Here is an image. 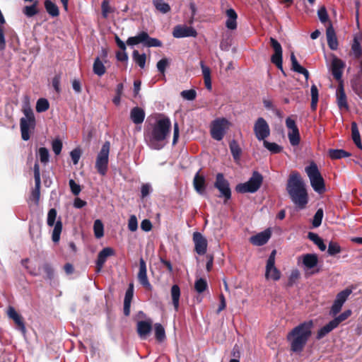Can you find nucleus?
Listing matches in <instances>:
<instances>
[{
  "instance_id": "19",
  "label": "nucleus",
  "mask_w": 362,
  "mask_h": 362,
  "mask_svg": "<svg viewBox=\"0 0 362 362\" xmlns=\"http://www.w3.org/2000/svg\"><path fill=\"white\" fill-rule=\"evenodd\" d=\"M271 231L267 229L261 233H257L250 238V242L254 245L262 246L266 244L271 237Z\"/></svg>"
},
{
  "instance_id": "29",
  "label": "nucleus",
  "mask_w": 362,
  "mask_h": 362,
  "mask_svg": "<svg viewBox=\"0 0 362 362\" xmlns=\"http://www.w3.org/2000/svg\"><path fill=\"white\" fill-rule=\"evenodd\" d=\"M148 37V33L146 32H141L137 35L134 37H129L127 40V44L129 46H134L139 43L144 45V42Z\"/></svg>"
},
{
  "instance_id": "44",
  "label": "nucleus",
  "mask_w": 362,
  "mask_h": 362,
  "mask_svg": "<svg viewBox=\"0 0 362 362\" xmlns=\"http://www.w3.org/2000/svg\"><path fill=\"white\" fill-rule=\"evenodd\" d=\"M94 234L95 238H100L104 235V227L102 221L97 219L94 222L93 225Z\"/></svg>"
},
{
  "instance_id": "11",
  "label": "nucleus",
  "mask_w": 362,
  "mask_h": 362,
  "mask_svg": "<svg viewBox=\"0 0 362 362\" xmlns=\"http://www.w3.org/2000/svg\"><path fill=\"white\" fill-rule=\"evenodd\" d=\"M344 67V64L341 59L335 57H333L331 64V72L333 77L339 83L337 90H344V87L341 81Z\"/></svg>"
},
{
  "instance_id": "58",
  "label": "nucleus",
  "mask_w": 362,
  "mask_h": 362,
  "mask_svg": "<svg viewBox=\"0 0 362 362\" xmlns=\"http://www.w3.org/2000/svg\"><path fill=\"white\" fill-rule=\"evenodd\" d=\"M138 222L135 215H132L128 221V228L130 231L134 232L137 230Z\"/></svg>"
},
{
  "instance_id": "37",
  "label": "nucleus",
  "mask_w": 362,
  "mask_h": 362,
  "mask_svg": "<svg viewBox=\"0 0 362 362\" xmlns=\"http://www.w3.org/2000/svg\"><path fill=\"white\" fill-rule=\"evenodd\" d=\"M54 226V229L52 233V240L54 243H57L60 240V235L62 230V223L59 220Z\"/></svg>"
},
{
  "instance_id": "9",
  "label": "nucleus",
  "mask_w": 362,
  "mask_h": 362,
  "mask_svg": "<svg viewBox=\"0 0 362 362\" xmlns=\"http://www.w3.org/2000/svg\"><path fill=\"white\" fill-rule=\"evenodd\" d=\"M214 187L220 192V197H223L225 201L231 198V190L228 181L222 173H218L216 177Z\"/></svg>"
},
{
  "instance_id": "16",
  "label": "nucleus",
  "mask_w": 362,
  "mask_h": 362,
  "mask_svg": "<svg viewBox=\"0 0 362 362\" xmlns=\"http://www.w3.org/2000/svg\"><path fill=\"white\" fill-rule=\"evenodd\" d=\"M197 34V31L193 28L185 25H177L173 32V37L176 38L195 37Z\"/></svg>"
},
{
  "instance_id": "59",
  "label": "nucleus",
  "mask_w": 362,
  "mask_h": 362,
  "mask_svg": "<svg viewBox=\"0 0 362 362\" xmlns=\"http://www.w3.org/2000/svg\"><path fill=\"white\" fill-rule=\"evenodd\" d=\"M168 64H169V61L168 59L163 58V59H160V61L158 62L157 65H156L158 71L160 73L163 74L165 71L166 67L168 66Z\"/></svg>"
},
{
  "instance_id": "6",
  "label": "nucleus",
  "mask_w": 362,
  "mask_h": 362,
  "mask_svg": "<svg viewBox=\"0 0 362 362\" xmlns=\"http://www.w3.org/2000/svg\"><path fill=\"white\" fill-rule=\"evenodd\" d=\"M110 149V143L105 141L96 158L95 168L101 175H105L107 171Z\"/></svg>"
},
{
  "instance_id": "13",
  "label": "nucleus",
  "mask_w": 362,
  "mask_h": 362,
  "mask_svg": "<svg viewBox=\"0 0 362 362\" xmlns=\"http://www.w3.org/2000/svg\"><path fill=\"white\" fill-rule=\"evenodd\" d=\"M194 250L199 255H203L207 250V240L200 233L194 232L193 234Z\"/></svg>"
},
{
  "instance_id": "23",
  "label": "nucleus",
  "mask_w": 362,
  "mask_h": 362,
  "mask_svg": "<svg viewBox=\"0 0 362 362\" xmlns=\"http://www.w3.org/2000/svg\"><path fill=\"white\" fill-rule=\"evenodd\" d=\"M302 263L306 270L315 268L318 263V257L315 254H306L301 257Z\"/></svg>"
},
{
  "instance_id": "64",
  "label": "nucleus",
  "mask_w": 362,
  "mask_h": 362,
  "mask_svg": "<svg viewBox=\"0 0 362 362\" xmlns=\"http://www.w3.org/2000/svg\"><path fill=\"white\" fill-rule=\"evenodd\" d=\"M342 306L343 304L341 303H339L338 301L334 300V303L331 308L330 314L332 315H336L337 313H339Z\"/></svg>"
},
{
  "instance_id": "4",
  "label": "nucleus",
  "mask_w": 362,
  "mask_h": 362,
  "mask_svg": "<svg viewBox=\"0 0 362 362\" xmlns=\"http://www.w3.org/2000/svg\"><path fill=\"white\" fill-rule=\"evenodd\" d=\"M305 170L310 179V185L313 189L318 193L324 192L325 190L324 180L317 165L315 163H311L305 168Z\"/></svg>"
},
{
  "instance_id": "35",
  "label": "nucleus",
  "mask_w": 362,
  "mask_h": 362,
  "mask_svg": "<svg viewBox=\"0 0 362 362\" xmlns=\"http://www.w3.org/2000/svg\"><path fill=\"white\" fill-rule=\"evenodd\" d=\"M329 156L332 159H340L350 156L351 153L343 149H330Z\"/></svg>"
},
{
  "instance_id": "48",
  "label": "nucleus",
  "mask_w": 362,
  "mask_h": 362,
  "mask_svg": "<svg viewBox=\"0 0 362 362\" xmlns=\"http://www.w3.org/2000/svg\"><path fill=\"white\" fill-rule=\"evenodd\" d=\"M351 292H352V291L351 289H349V288H346V289H344V290L341 291V292H339L337 295L335 300L338 301L339 303H341L342 304H344L346 302V300L348 298V297L351 293Z\"/></svg>"
},
{
  "instance_id": "12",
  "label": "nucleus",
  "mask_w": 362,
  "mask_h": 362,
  "mask_svg": "<svg viewBox=\"0 0 362 362\" xmlns=\"http://www.w3.org/2000/svg\"><path fill=\"white\" fill-rule=\"evenodd\" d=\"M270 45L274 49V53L271 57L272 62L275 64L278 69L282 70V47L280 43L274 37H270Z\"/></svg>"
},
{
  "instance_id": "49",
  "label": "nucleus",
  "mask_w": 362,
  "mask_h": 362,
  "mask_svg": "<svg viewBox=\"0 0 362 362\" xmlns=\"http://www.w3.org/2000/svg\"><path fill=\"white\" fill-rule=\"evenodd\" d=\"M207 288V282L204 279H199L195 281L194 288L197 292L201 293L204 292Z\"/></svg>"
},
{
  "instance_id": "14",
  "label": "nucleus",
  "mask_w": 362,
  "mask_h": 362,
  "mask_svg": "<svg viewBox=\"0 0 362 362\" xmlns=\"http://www.w3.org/2000/svg\"><path fill=\"white\" fill-rule=\"evenodd\" d=\"M138 280L139 283L147 290L151 291L152 289V286L148 281L147 277V269L146 264L143 258H140L139 259V270L138 273Z\"/></svg>"
},
{
  "instance_id": "5",
  "label": "nucleus",
  "mask_w": 362,
  "mask_h": 362,
  "mask_svg": "<svg viewBox=\"0 0 362 362\" xmlns=\"http://www.w3.org/2000/svg\"><path fill=\"white\" fill-rule=\"evenodd\" d=\"M263 176L257 171H254L249 180L244 183L238 184L235 190L239 193H255L262 185Z\"/></svg>"
},
{
  "instance_id": "20",
  "label": "nucleus",
  "mask_w": 362,
  "mask_h": 362,
  "mask_svg": "<svg viewBox=\"0 0 362 362\" xmlns=\"http://www.w3.org/2000/svg\"><path fill=\"white\" fill-rule=\"evenodd\" d=\"M326 36L329 47L332 50H336L338 48V41L336 36L335 30L329 22L326 30Z\"/></svg>"
},
{
  "instance_id": "25",
  "label": "nucleus",
  "mask_w": 362,
  "mask_h": 362,
  "mask_svg": "<svg viewBox=\"0 0 362 362\" xmlns=\"http://www.w3.org/2000/svg\"><path fill=\"white\" fill-rule=\"evenodd\" d=\"M145 118L144 110L139 107H135L130 112V119L135 124H141Z\"/></svg>"
},
{
  "instance_id": "15",
  "label": "nucleus",
  "mask_w": 362,
  "mask_h": 362,
  "mask_svg": "<svg viewBox=\"0 0 362 362\" xmlns=\"http://www.w3.org/2000/svg\"><path fill=\"white\" fill-rule=\"evenodd\" d=\"M152 320L150 319L137 322L136 331L141 339H145L149 335L152 330Z\"/></svg>"
},
{
  "instance_id": "33",
  "label": "nucleus",
  "mask_w": 362,
  "mask_h": 362,
  "mask_svg": "<svg viewBox=\"0 0 362 362\" xmlns=\"http://www.w3.org/2000/svg\"><path fill=\"white\" fill-rule=\"evenodd\" d=\"M229 147L232 156L235 160H238L240 158L242 150L235 140H232L229 144Z\"/></svg>"
},
{
  "instance_id": "46",
  "label": "nucleus",
  "mask_w": 362,
  "mask_h": 362,
  "mask_svg": "<svg viewBox=\"0 0 362 362\" xmlns=\"http://www.w3.org/2000/svg\"><path fill=\"white\" fill-rule=\"evenodd\" d=\"M49 104L47 99L45 98H40L37 101L36 104V111L37 112H42L49 109Z\"/></svg>"
},
{
  "instance_id": "55",
  "label": "nucleus",
  "mask_w": 362,
  "mask_h": 362,
  "mask_svg": "<svg viewBox=\"0 0 362 362\" xmlns=\"http://www.w3.org/2000/svg\"><path fill=\"white\" fill-rule=\"evenodd\" d=\"M317 16L321 23H325L328 21V14L325 6L320 8L317 11Z\"/></svg>"
},
{
  "instance_id": "56",
  "label": "nucleus",
  "mask_w": 362,
  "mask_h": 362,
  "mask_svg": "<svg viewBox=\"0 0 362 362\" xmlns=\"http://www.w3.org/2000/svg\"><path fill=\"white\" fill-rule=\"evenodd\" d=\"M351 315V311L350 310H347L344 311V313H342L341 314H340L337 317H335L334 319H333V320L337 324V325L339 326V325L341 322H342L343 321L346 320Z\"/></svg>"
},
{
  "instance_id": "53",
  "label": "nucleus",
  "mask_w": 362,
  "mask_h": 362,
  "mask_svg": "<svg viewBox=\"0 0 362 362\" xmlns=\"http://www.w3.org/2000/svg\"><path fill=\"white\" fill-rule=\"evenodd\" d=\"M351 51L355 57L358 58L362 54V49L359 42L355 38L351 46Z\"/></svg>"
},
{
  "instance_id": "52",
  "label": "nucleus",
  "mask_w": 362,
  "mask_h": 362,
  "mask_svg": "<svg viewBox=\"0 0 362 362\" xmlns=\"http://www.w3.org/2000/svg\"><path fill=\"white\" fill-rule=\"evenodd\" d=\"M57 212L55 209H51L47 214V223L49 226L55 225V220L57 218Z\"/></svg>"
},
{
  "instance_id": "60",
  "label": "nucleus",
  "mask_w": 362,
  "mask_h": 362,
  "mask_svg": "<svg viewBox=\"0 0 362 362\" xmlns=\"http://www.w3.org/2000/svg\"><path fill=\"white\" fill-rule=\"evenodd\" d=\"M70 156H71V160L73 161V163L74 165H76V164H78V160L81 158V151L79 148H75L71 151Z\"/></svg>"
},
{
  "instance_id": "2",
  "label": "nucleus",
  "mask_w": 362,
  "mask_h": 362,
  "mask_svg": "<svg viewBox=\"0 0 362 362\" xmlns=\"http://www.w3.org/2000/svg\"><path fill=\"white\" fill-rule=\"evenodd\" d=\"M286 189L295 205L300 209H304L308 202V193L298 172H293L290 175Z\"/></svg>"
},
{
  "instance_id": "47",
  "label": "nucleus",
  "mask_w": 362,
  "mask_h": 362,
  "mask_svg": "<svg viewBox=\"0 0 362 362\" xmlns=\"http://www.w3.org/2000/svg\"><path fill=\"white\" fill-rule=\"evenodd\" d=\"M144 46L148 47H159L162 46V42L156 38L149 37L148 35V37L144 42Z\"/></svg>"
},
{
  "instance_id": "38",
  "label": "nucleus",
  "mask_w": 362,
  "mask_h": 362,
  "mask_svg": "<svg viewBox=\"0 0 362 362\" xmlns=\"http://www.w3.org/2000/svg\"><path fill=\"white\" fill-rule=\"evenodd\" d=\"M132 57L135 63L141 69L145 67L146 56L145 54H140L137 50H134Z\"/></svg>"
},
{
  "instance_id": "32",
  "label": "nucleus",
  "mask_w": 362,
  "mask_h": 362,
  "mask_svg": "<svg viewBox=\"0 0 362 362\" xmlns=\"http://www.w3.org/2000/svg\"><path fill=\"white\" fill-rule=\"evenodd\" d=\"M45 7L47 12L52 17H57L59 14L58 6L50 0L45 1Z\"/></svg>"
},
{
  "instance_id": "41",
  "label": "nucleus",
  "mask_w": 362,
  "mask_h": 362,
  "mask_svg": "<svg viewBox=\"0 0 362 362\" xmlns=\"http://www.w3.org/2000/svg\"><path fill=\"white\" fill-rule=\"evenodd\" d=\"M155 337L158 341H163L165 339V332L164 327L160 323L154 325Z\"/></svg>"
},
{
  "instance_id": "42",
  "label": "nucleus",
  "mask_w": 362,
  "mask_h": 362,
  "mask_svg": "<svg viewBox=\"0 0 362 362\" xmlns=\"http://www.w3.org/2000/svg\"><path fill=\"white\" fill-rule=\"evenodd\" d=\"M93 72L100 76L103 75L105 72V67L99 57H97L93 63Z\"/></svg>"
},
{
  "instance_id": "21",
  "label": "nucleus",
  "mask_w": 362,
  "mask_h": 362,
  "mask_svg": "<svg viewBox=\"0 0 362 362\" xmlns=\"http://www.w3.org/2000/svg\"><path fill=\"white\" fill-rule=\"evenodd\" d=\"M227 17L226 27L229 30H235L237 28L238 14L233 8H228L226 11Z\"/></svg>"
},
{
  "instance_id": "57",
  "label": "nucleus",
  "mask_w": 362,
  "mask_h": 362,
  "mask_svg": "<svg viewBox=\"0 0 362 362\" xmlns=\"http://www.w3.org/2000/svg\"><path fill=\"white\" fill-rule=\"evenodd\" d=\"M52 151L56 155L60 154L62 148V142L60 139H56L52 142Z\"/></svg>"
},
{
  "instance_id": "54",
  "label": "nucleus",
  "mask_w": 362,
  "mask_h": 362,
  "mask_svg": "<svg viewBox=\"0 0 362 362\" xmlns=\"http://www.w3.org/2000/svg\"><path fill=\"white\" fill-rule=\"evenodd\" d=\"M37 13V9L36 7V4H34L31 6H26L23 8V13L27 17H32L35 16Z\"/></svg>"
},
{
  "instance_id": "40",
  "label": "nucleus",
  "mask_w": 362,
  "mask_h": 362,
  "mask_svg": "<svg viewBox=\"0 0 362 362\" xmlns=\"http://www.w3.org/2000/svg\"><path fill=\"white\" fill-rule=\"evenodd\" d=\"M289 141L292 146H297L300 143V134L298 128L294 130H291L288 133Z\"/></svg>"
},
{
  "instance_id": "31",
  "label": "nucleus",
  "mask_w": 362,
  "mask_h": 362,
  "mask_svg": "<svg viewBox=\"0 0 362 362\" xmlns=\"http://www.w3.org/2000/svg\"><path fill=\"white\" fill-rule=\"evenodd\" d=\"M351 137L356 146L362 149V143L357 124L355 122L351 123Z\"/></svg>"
},
{
  "instance_id": "63",
  "label": "nucleus",
  "mask_w": 362,
  "mask_h": 362,
  "mask_svg": "<svg viewBox=\"0 0 362 362\" xmlns=\"http://www.w3.org/2000/svg\"><path fill=\"white\" fill-rule=\"evenodd\" d=\"M300 277V272L298 269H293L291 271L289 279H288V284L290 286L293 285L296 280H298Z\"/></svg>"
},
{
  "instance_id": "10",
  "label": "nucleus",
  "mask_w": 362,
  "mask_h": 362,
  "mask_svg": "<svg viewBox=\"0 0 362 362\" xmlns=\"http://www.w3.org/2000/svg\"><path fill=\"white\" fill-rule=\"evenodd\" d=\"M254 132L259 141H264L269 136V126L264 118L259 117L257 119L254 125Z\"/></svg>"
},
{
  "instance_id": "17",
  "label": "nucleus",
  "mask_w": 362,
  "mask_h": 362,
  "mask_svg": "<svg viewBox=\"0 0 362 362\" xmlns=\"http://www.w3.org/2000/svg\"><path fill=\"white\" fill-rule=\"evenodd\" d=\"M115 255V251L111 247H105L103 248L98 255V259L96 261V272H100L103 267L104 264L105 263L107 259Z\"/></svg>"
},
{
  "instance_id": "39",
  "label": "nucleus",
  "mask_w": 362,
  "mask_h": 362,
  "mask_svg": "<svg viewBox=\"0 0 362 362\" xmlns=\"http://www.w3.org/2000/svg\"><path fill=\"white\" fill-rule=\"evenodd\" d=\"M153 4L156 8L162 13H167L170 10V5L163 0H153Z\"/></svg>"
},
{
  "instance_id": "27",
  "label": "nucleus",
  "mask_w": 362,
  "mask_h": 362,
  "mask_svg": "<svg viewBox=\"0 0 362 362\" xmlns=\"http://www.w3.org/2000/svg\"><path fill=\"white\" fill-rule=\"evenodd\" d=\"M180 295L181 292L179 286L177 284L173 285L170 289V296L172 298V303L175 311L179 310Z\"/></svg>"
},
{
  "instance_id": "28",
  "label": "nucleus",
  "mask_w": 362,
  "mask_h": 362,
  "mask_svg": "<svg viewBox=\"0 0 362 362\" xmlns=\"http://www.w3.org/2000/svg\"><path fill=\"white\" fill-rule=\"evenodd\" d=\"M291 61L292 64V70L295 72L302 74L307 80L309 76V72L306 69L299 64L293 53H292L291 55Z\"/></svg>"
},
{
  "instance_id": "43",
  "label": "nucleus",
  "mask_w": 362,
  "mask_h": 362,
  "mask_svg": "<svg viewBox=\"0 0 362 362\" xmlns=\"http://www.w3.org/2000/svg\"><path fill=\"white\" fill-rule=\"evenodd\" d=\"M263 145L272 153H278L282 151V147L276 143L269 142L266 140L263 141Z\"/></svg>"
},
{
  "instance_id": "26",
  "label": "nucleus",
  "mask_w": 362,
  "mask_h": 362,
  "mask_svg": "<svg viewBox=\"0 0 362 362\" xmlns=\"http://www.w3.org/2000/svg\"><path fill=\"white\" fill-rule=\"evenodd\" d=\"M265 278L267 279H272L275 281L280 279L281 272L275 267V264H272V266H269V264L266 265Z\"/></svg>"
},
{
  "instance_id": "34",
  "label": "nucleus",
  "mask_w": 362,
  "mask_h": 362,
  "mask_svg": "<svg viewBox=\"0 0 362 362\" xmlns=\"http://www.w3.org/2000/svg\"><path fill=\"white\" fill-rule=\"evenodd\" d=\"M308 238L313 241L321 251L326 250V245L324 243L322 239L316 233L309 232L308 235Z\"/></svg>"
},
{
  "instance_id": "1",
  "label": "nucleus",
  "mask_w": 362,
  "mask_h": 362,
  "mask_svg": "<svg viewBox=\"0 0 362 362\" xmlns=\"http://www.w3.org/2000/svg\"><path fill=\"white\" fill-rule=\"evenodd\" d=\"M171 128L170 120L167 117L158 119L151 132L146 136L148 146L154 150H160L165 145V141Z\"/></svg>"
},
{
  "instance_id": "24",
  "label": "nucleus",
  "mask_w": 362,
  "mask_h": 362,
  "mask_svg": "<svg viewBox=\"0 0 362 362\" xmlns=\"http://www.w3.org/2000/svg\"><path fill=\"white\" fill-rule=\"evenodd\" d=\"M193 185L196 192L201 194H205L206 182L204 176L199 175V171L196 173L193 180Z\"/></svg>"
},
{
  "instance_id": "45",
  "label": "nucleus",
  "mask_w": 362,
  "mask_h": 362,
  "mask_svg": "<svg viewBox=\"0 0 362 362\" xmlns=\"http://www.w3.org/2000/svg\"><path fill=\"white\" fill-rule=\"evenodd\" d=\"M37 156H39L40 162L44 165H46L49 162V153L48 149L45 147H40L39 148Z\"/></svg>"
},
{
  "instance_id": "22",
  "label": "nucleus",
  "mask_w": 362,
  "mask_h": 362,
  "mask_svg": "<svg viewBox=\"0 0 362 362\" xmlns=\"http://www.w3.org/2000/svg\"><path fill=\"white\" fill-rule=\"evenodd\" d=\"M134 296V285L130 284L125 293L124 300V314L125 316H129L130 314V306L132 300Z\"/></svg>"
},
{
  "instance_id": "30",
  "label": "nucleus",
  "mask_w": 362,
  "mask_h": 362,
  "mask_svg": "<svg viewBox=\"0 0 362 362\" xmlns=\"http://www.w3.org/2000/svg\"><path fill=\"white\" fill-rule=\"evenodd\" d=\"M338 326L337 324L334 322V320H331L329 323L323 326L322 328H320L317 334V338L318 339H320L325 337L327 334H329L330 332H332L334 329L337 328Z\"/></svg>"
},
{
  "instance_id": "36",
  "label": "nucleus",
  "mask_w": 362,
  "mask_h": 362,
  "mask_svg": "<svg viewBox=\"0 0 362 362\" xmlns=\"http://www.w3.org/2000/svg\"><path fill=\"white\" fill-rule=\"evenodd\" d=\"M337 102L340 110H349L345 92H337Z\"/></svg>"
},
{
  "instance_id": "50",
  "label": "nucleus",
  "mask_w": 362,
  "mask_h": 362,
  "mask_svg": "<svg viewBox=\"0 0 362 362\" xmlns=\"http://www.w3.org/2000/svg\"><path fill=\"white\" fill-rule=\"evenodd\" d=\"M341 252V247L337 243L330 242L328 245L327 252L329 255L334 256Z\"/></svg>"
},
{
  "instance_id": "8",
  "label": "nucleus",
  "mask_w": 362,
  "mask_h": 362,
  "mask_svg": "<svg viewBox=\"0 0 362 362\" xmlns=\"http://www.w3.org/2000/svg\"><path fill=\"white\" fill-rule=\"evenodd\" d=\"M230 126V122L225 118L214 119L211 124V137L216 141L222 140Z\"/></svg>"
},
{
  "instance_id": "61",
  "label": "nucleus",
  "mask_w": 362,
  "mask_h": 362,
  "mask_svg": "<svg viewBox=\"0 0 362 362\" xmlns=\"http://www.w3.org/2000/svg\"><path fill=\"white\" fill-rule=\"evenodd\" d=\"M319 95L318 92H311V110L315 111L318 103Z\"/></svg>"
},
{
  "instance_id": "62",
  "label": "nucleus",
  "mask_w": 362,
  "mask_h": 362,
  "mask_svg": "<svg viewBox=\"0 0 362 362\" xmlns=\"http://www.w3.org/2000/svg\"><path fill=\"white\" fill-rule=\"evenodd\" d=\"M69 187L71 188V192L74 195H78L81 192V187L79 185L75 182L74 180H70L69 182Z\"/></svg>"
},
{
  "instance_id": "18",
  "label": "nucleus",
  "mask_w": 362,
  "mask_h": 362,
  "mask_svg": "<svg viewBox=\"0 0 362 362\" xmlns=\"http://www.w3.org/2000/svg\"><path fill=\"white\" fill-rule=\"evenodd\" d=\"M7 315L10 319H12L16 325L19 327V329L23 332H25V326L23 322V319L21 315H19L15 308L12 306H9L7 310Z\"/></svg>"
},
{
  "instance_id": "7",
  "label": "nucleus",
  "mask_w": 362,
  "mask_h": 362,
  "mask_svg": "<svg viewBox=\"0 0 362 362\" xmlns=\"http://www.w3.org/2000/svg\"><path fill=\"white\" fill-rule=\"evenodd\" d=\"M23 112L25 117L21 119L20 127L22 139L24 141H28L30 139V130L33 129L35 126V119L30 109H25Z\"/></svg>"
},
{
  "instance_id": "3",
  "label": "nucleus",
  "mask_w": 362,
  "mask_h": 362,
  "mask_svg": "<svg viewBox=\"0 0 362 362\" xmlns=\"http://www.w3.org/2000/svg\"><path fill=\"white\" fill-rule=\"evenodd\" d=\"M313 321L304 322L294 327L287 335L293 352H301L312 334Z\"/></svg>"
},
{
  "instance_id": "51",
  "label": "nucleus",
  "mask_w": 362,
  "mask_h": 362,
  "mask_svg": "<svg viewBox=\"0 0 362 362\" xmlns=\"http://www.w3.org/2000/svg\"><path fill=\"white\" fill-rule=\"evenodd\" d=\"M323 210L322 209H317L316 211L313 220V226L315 228L319 227L322 223V220L323 218Z\"/></svg>"
}]
</instances>
